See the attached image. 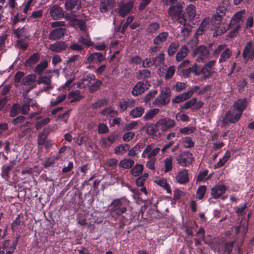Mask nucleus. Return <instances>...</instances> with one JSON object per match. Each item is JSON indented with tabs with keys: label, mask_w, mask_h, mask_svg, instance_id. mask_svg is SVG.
Segmentation results:
<instances>
[{
	"label": "nucleus",
	"mask_w": 254,
	"mask_h": 254,
	"mask_svg": "<svg viewBox=\"0 0 254 254\" xmlns=\"http://www.w3.org/2000/svg\"><path fill=\"white\" fill-rule=\"evenodd\" d=\"M248 82L246 79L243 78L237 82L238 91L242 93L245 90V88L247 86Z\"/></svg>",
	"instance_id": "58"
},
{
	"label": "nucleus",
	"mask_w": 254,
	"mask_h": 254,
	"mask_svg": "<svg viewBox=\"0 0 254 254\" xmlns=\"http://www.w3.org/2000/svg\"><path fill=\"white\" fill-rule=\"evenodd\" d=\"M108 100L106 99H102L98 100L96 102L93 103L91 107L92 109H97L100 108L104 106H106L108 104Z\"/></svg>",
	"instance_id": "45"
},
{
	"label": "nucleus",
	"mask_w": 254,
	"mask_h": 254,
	"mask_svg": "<svg viewBox=\"0 0 254 254\" xmlns=\"http://www.w3.org/2000/svg\"><path fill=\"white\" fill-rule=\"evenodd\" d=\"M192 154L188 151H183L176 157L178 163L183 167L188 166L192 163Z\"/></svg>",
	"instance_id": "7"
},
{
	"label": "nucleus",
	"mask_w": 254,
	"mask_h": 254,
	"mask_svg": "<svg viewBox=\"0 0 254 254\" xmlns=\"http://www.w3.org/2000/svg\"><path fill=\"white\" fill-rule=\"evenodd\" d=\"M232 51L227 47L225 44L218 45L214 50L212 55L215 58H217L220 55L219 63L225 62L232 56Z\"/></svg>",
	"instance_id": "3"
},
{
	"label": "nucleus",
	"mask_w": 254,
	"mask_h": 254,
	"mask_svg": "<svg viewBox=\"0 0 254 254\" xmlns=\"http://www.w3.org/2000/svg\"><path fill=\"white\" fill-rule=\"evenodd\" d=\"M43 11L38 10L32 12V14L27 17V22L36 21L37 19L41 18L43 15Z\"/></svg>",
	"instance_id": "39"
},
{
	"label": "nucleus",
	"mask_w": 254,
	"mask_h": 254,
	"mask_svg": "<svg viewBox=\"0 0 254 254\" xmlns=\"http://www.w3.org/2000/svg\"><path fill=\"white\" fill-rule=\"evenodd\" d=\"M23 218V215L20 213L17 215L15 220L11 223V230L12 232H15L18 229V227L20 225L21 221V218Z\"/></svg>",
	"instance_id": "44"
},
{
	"label": "nucleus",
	"mask_w": 254,
	"mask_h": 254,
	"mask_svg": "<svg viewBox=\"0 0 254 254\" xmlns=\"http://www.w3.org/2000/svg\"><path fill=\"white\" fill-rule=\"evenodd\" d=\"M200 72V74H203V76L202 77V80H206L211 77L214 73V71H213L212 69L208 68L204 66L201 68Z\"/></svg>",
	"instance_id": "41"
},
{
	"label": "nucleus",
	"mask_w": 254,
	"mask_h": 254,
	"mask_svg": "<svg viewBox=\"0 0 254 254\" xmlns=\"http://www.w3.org/2000/svg\"><path fill=\"white\" fill-rule=\"evenodd\" d=\"M230 158V152L227 150L225 152L224 156L222 158H220L218 162L214 165V169L220 168L224 166V165L228 161Z\"/></svg>",
	"instance_id": "34"
},
{
	"label": "nucleus",
	"mask_w": 254,
	"mask_h": 254,
	"mask_svg": "<svg viewBox=\"0 0 254 254\" xmlns=\"http://www.w3.org/2000/svg\"><path fill=\"white\" fill-rule=\"evenodd\" d=\"M40 59V55L39 53H35L24 62V65L26 67L33 68L35 65L38 63Z\"/></svg>",
	"instance_id": "21"
},
{
	"label": "nucleus",
	"mask_w": 254,
	"mask_h": 254,
	"mask_svg": "<svg viewBox=\"0 0 254 254\" xmlns=\"http://www.w3.org/2000/svg\"><path fill=\"white\" fill-rule=\"evenodd\" d=\"M168 13L173 20L177 21L184 25L186 24L187 19L182 5L180 4L171 5L168 9Z\"/></svg>",
	"instance_id": "2"
},
{
	"label": "nucleus",
	"mask_w": 254,
	"mask_h": 254,
	"mask_svg": "<svg viewBox=\"0 0 254 254\" xmlns=\"http://www.w3.org/2000/svg\"><path fill=\"white\" fill-rule=\"evenodd\" d=\"M25 120L26 118L25 117L19 116L13 119L11 121V123L13 125L17 126L18 127H26L29 126L30 122H25Z\"/></svg>",
	"instance_id": "25"
},
{
	"label": "nucleus",
	"mask_w": 254,
	"mask_h": 254,
	"mask_svg": "<svg viewBox=\"0 0 254 254\" xmlns=\"http://www.w3.org/2000/svg\"><path fill=\"white\" fill-rule=\"evenodd\" d=\"M176 182L181 185L187 184L189 181V170L184 169L179 171L175 177Z\"/></svg>",
	"instance_id": "18"
},
{
	"label": "nucleus",
	"mask_w": 254,
	"mask_h": 254,
	"mask_svg": "<svg viewBox=\"0 0 254 254\" xmlns=\"http://www.w3.org/2000/svg\"><path fill=\"white\" fill-rule=\"evenodd\" d=\"M134 164L133 160L129 158H125L122 160L119 164L120 167L124 169H130Z\"/></svg>",
	"instance_id": "31"
},
{
	"label": "nucleus",
	"mask_w": 254,
	"mask_h": 254,
	"mask_svg": "<svg viewBox=\"0 0 254 254\" xmlns=\"http://www.w3.org/2000/svg\"><path fill=\"white\" fill-rule=\"evenodd\" d=\"M77 41L78 43H80L88 47L93 45V42L91 41L89 37L85 38L80 36L78 38Z\"/></svg>",
	"instance_id": "56"
},
{
	"label": "nucleus",
	"mask_w": 254,
	"mask_h": 254,
	"mask_svg": "<svg viewBox=\"0 0 254 254\" xmlns=\"http://www.w3.org/2000/svg\"><path fill=\"white\" fill-rule=\"evenodd\" d=\"M245 12V10H242L234 14L231 18L230 24H236L239 23L242 19Z\"/></svg>",
	"instance_id": "38"
},
{
	"label": "nucleus",
	"mask_w": 254,
	"mask_h": 254,
	"mask_svg": "<svg viewBox=\"0 0 254 254\" xmlns=\"http://www.w3.org/2000/svg\"><path fill=\"white\" fill-rule=\"evenodd\" d=\"M197 99L195 97L192 98L190 100L187 101L183 106H182L181 108L183 109L187 110L191 107H193L195 104L196 103Z\"/></svg>",
	"instance_id": "57"
},
{
	"label": "nucleus",
	"mask_w": 254,
	"mask_h": 254,
	"mask_svg": "<svg viewBox=\"0 0 254 254\" xmlns=\"http://www.w3.org/2000/svg\"><path fill=\"white\" fill-rule=\"evenodd\" d=\"M66 32L65 28L59 27L54 29L50 32L48 38L52 41L60 40L64 37Z\"/></svg>",
	"instance_id": "15"
},
{
	"label": "nucleus",
	"mask_w": 254,
	"mask_h": 254,
	"mask_svg": "<svg viewBox=\"0 0 254 254\" xmlns=\"http://www.w3.org/2000/svg\"><path fill=\"white\" fill-rule=\"evenodd\" d=\"M227 9L224 5H220L217 8L216 13L213 16L211 21L218 27L221 23L222 18L225 15Z\"/></svg>",
	"instance_id": "17"
},
{
	"label": "nucleus",
	"mask_w": 254,
	"mask_h": 254,
	"mask_svg": "<svg viewBox=\"0 0 254 254\" xmlns=\"http://www.w3.org/2000/svg\"><path fill=\"white\" fill-rule=\"evenodd\" d=\"M93 82L91 83L89 88V90L90 93H93L98 90L103 84L102 81L96 79V78L95 80H93Z\"/></svg>",
	"instance_id": "42"
},
{
	"label": "nucleus",
	"mask_w": 254,
	"mask_h": 254,
	"mask_svg": "<svg viewBox=\"0 0 254 254\" xmlns=\"http://www.w3.org/2000/svg\"><path fill=\"white\" fill-rule=\"evenodd\" d=\"M16 161L15 160H11L7 164H4L1 167V176L5 181H9L10 179V172L16 165Z\"/></svg>",
	"instance_id": "13"
},
{
	"label": "nucleus",
	"mask_w": 254,
	"mask_h": 254,
	"mask_svg": "<svg viewBox=\"0 0 254 254\" xmlns=\"http://www.w3.org/2000/svg\"><path fill=\"white\" fill-rule=\"evenodd\" d=\"M107 125L104 123H99L98 126V132L99 134H105L109 131Z\"/></svg>",
	"instance_id": "62"
},
{
	"label": "nucleus",
	"mask_w": 254,
	"mask_h": 254,
	"mask_svg": "<svg viewBox=\"0 0 254 254\" xmlns=\"http://www.w3.org/2000/svg\"><path fill=\"white\" fill-rule=\"evenodd\" d=\"M74 24H76L81 31H84L86 28L85 21L82 19H75Z\"/></svg>",
	"instance_id": "64"
},
{
	"label": "nucleus",
	"mask_w": 254,
	"mask_h": 254,
	"mask_svg": "<svg viewBox=\"0 0 254 254\" xmlns=\"http://www.w3.org/2000/svg\"><path fill=\"white\" fill-rule=\"evenodd\" d=\"M48 66V61L43 60L35 67L33 71L38 75H41L42 72L47 68Z\"/></svg>",
	"instance_id": "29"
},
{
	"label": "nucleus",
	"mask_w": 254,
	"mask_h": 254,
	"mask_svg": "<svg viewBox=\"0 0 254 254\" xmlns=\"http://www.w3.org/2000/svg\"><path fill=\"white\" fill-rule=\"evenodd\" d=\"M179 47V44L177 42H173L169 46L168 49V54L169 56H173L175 55Z\"/></svg>",
	"instance_id": "47"
},
{
	"label": "nucleus",
	"mask_w": 254,
	"mask_h": 254,
	"mask_svg": "<svg viewBox=\"0 0 254 254\" xmlns=\"http://www.w3.org/2000/svg\"><path fill=\"white\" fill-rule=\"evenodd\" d=\"M113 0H105L102 1L100 6V10L102 13H105L110 9L113 6Z\"/></svg>",
	"instance_id": "28"
},
{
	"label": "nucleus",
	"mask_w": 254,
	"mask_h": 254,
	"mask_svg": "<svg viewBox=\"0 0 254 254\" xmlns=\"http://www.w3.org/2000/svg\"><path fill=\"white\" fill-rule=\"evenodd\" d=\"M242 116L238 114L232 108L231 110L226 112L223 119L224 124H235L239 121Z\"/></svg>",
	"instance_id": "8"
},
{
	"label": "nucleus",
	"mask_w": 254,
	"mask_h": 254,
	"mask_svg": "<svg viewBox=\"0 0 254 254\" xmlns=\"http://www.w3.org/2000/svg\"><path fill=\"white\" fill-rule=\"evenodd\" d=\"M189 49L186 45L182 46L176 54V61L179 62H181L187 56L189 53Z\"/></svg>",
	"instance_id": "27"
},
{
	"label": "nucleus",
	"mask_w": 254,
	"mask_h": 254,
	"mask_svg": "<svg viewBox=\"0 0 254 254\" xmlns=\"http://www.w3.org/2000/svg\"><path fill=\"white\" fill-rule=\"evenodd\" d=\"M168 36V32H161L153 39V44L155 45H159L165 42L167 40Z\"/></svg>",
	"instance_id": "26"
},
{
	"label": "nucleus",
	"mask_w": 254,
	"mask_h": 254,
	"mask_svg": "<svg viewBox=\"0 0 254 254\" xmlns=\"http://www.w3.org/2000/svg\"><path fill=\"white\" fill-rule=\"evenodd\" d=\"M105 60V57L102 53L95 52L89 56L86 63L90 64L97 62L101 63Z\"/></svg>",
	"instance_id": "19"
},
{
	"label": "nucleus",
	"mask_w": 254,
	"mask_h": 254,
	"mask_svg": "<svg viewBox=\"0 0 254 254\" xmlns=\"http://www.w3.org/2000/svg\"><path fill=\"white\" fill-rule=\"evenodd\" d=\"M159 112L158 109H151L148 111L143 116L144 121H149L153 119Z\"/></svg>",
	"instance_id": "43"
},
{
	"label": "nucleus",
	"mask_w": 254,
	"mask_h": 254,
	"mask_svg": "<svg viewBox=\"0 0 254 254\" xmlns=\"http://www.w3.org/2000/svg\"><path fill=\"white\" fill-rule=\"evenodd\" d=\"M36 79L35 74L31 73L24 76L22 80V84L25 86L31 85Z\"/></svg>",
	"instance_id": "30"
},
{
	"label": "nucleus",
	"mask_w": 254,
	"mask_h": 254,
	"mask_svg": "<svg viewBox=\"0 0 254 254\" xmlns=\"http://www.w3.org/2000/svg\"><path fill=\"white\" fill-rule=\"evenodd\" d=\"M129 202V201L124 198L115 199L105 212L109 213L108 217L112 220L117 221L120 216L127 212Z\"/></svg>",
	"instance_id": "1"
},
{
	"label": "nucleus",
	"mask_w": 254,
	"mask_h": 254,
	"mask_svg": "<svg viewBox=\"0 0 254 254\" xmlns=\"http://www.w3.org/2000/svg\"><path fill=\"white\" fill-rule=\"evenodd\" d=\"M160 28V24L157 22H151L148 25L146 32L149 34L155 33Z\"/></svg>",
	"instance_id": "37"
},
{
	"label": "nucleus",
	"mask_w": 254,
	"mask_h": 254,
	"mask_svg": "<svg viewBox=\"0 0 254 254\" xmlns=\"http://www.w3.org/2000/svg\"><path fill=\"white\" fill-rule=\"evenodd\" d=\"M242 57L247 62L254 60V40H251L246 43L242 52Z\"/></svg>",
	"instance_id": "6"
},
{
	"label": "nucleus",
	"mask_w": 254,
	"mask_h": 254,
	"mask_svg": "<svg viewBox=\"0 0 254 254\" xmlns=\"http://www.w3.org/2000/svg\"><path fill=\"white\" fill-rule=\"evenodd\" d=\"M171 90L168 87H165L161 91L160 95L155 99V104L158 106L166 105L170 101Z\"/></svg>",
	"instance_id": "4"
},
{
	"label": "nucleus",
	"mask_w": 254,
	"mask_h": 254,
	"mask_svg": "<svg viewBox=\"0 0 254 254\" xmlns=\"http://www.w3.org/2000/svg\"><path fill=\"white\" fill-rule=\"evenodd\" d=\"M65 94H60L57 96L55 100H52L50 102V105L52 107L56 106L60 103L63 102L66 98Z\"/></svg>",
	"instance_id": "55"
},
{
	"label": "nucleus",
	"mask_w": 254,
	"mask_h": 254,
	"mask_svg": "<svg viewBox=\"0 0 254 254\" xmlns=\"http://www.w3.org/2000/svg\"><path fill=\"white\" fill-rule=\"evenodd\" d=\"M195 130V127H194L187 126L181 128L180 132L183 134H190L193 133Z\"/></svg>",
	"instance_id": "60"
},
{
	"label": "nucleus",
	"mask_w": 254,
	"mask_h": 254,
	"mask_svg": "<svg viewBox=\"0 0 254 254\" xmlns=\"http://www.w3.org/2000/svg\"><path fill=\"white\" fill-rule=\"evenodd\" d=\"M151 72L148 69H142L139 71L138 74L137 76L138 79L145 80L146 78L150 77Z\"/></svg>",
	"instance_id": "50"
},
{
	"label": "nucleus",
	"mask_w": 254,
	"mask_h": 254,
	"mask_svg": "<svg viewBox=\"0 0 254 254\" xmlns=\"http://www.w3.org/2000/svg\"><path fill=\"white\" fill-rule=\"evenodd\" d=\"M175 72V67L172 65L169 67L165 75L166 79H169L173 77Z\"/></svg>",
	"instance_id": "63"
},
{
	"label": "nucleus",
	"mask_w": 254,
	"mask_h": 254,
	"mask_svg": "<svg viewBox=\"0 0 254 254\" xmlns=\"http://www.w3.org/2000/svg\"><path fill=\"white\" fill-rule=\"evenodd\" d=\"M156 125L160 127L163 131H166L176 125V122L170 118L166 117L159 120Z\"/></svg>",
	"instance_id": "12"
},
{
	"label": "nucleus",
	"mask_w": 254,
	"mask_h": 254,
	"mask_svg": "<svg viewBox=\"0 0 254 254\" xmlns=\"http://www.w3.org/2000/svg\"><path fill=\"white\" fill-rule=\"evenodd\" d=\"M8 130V126L7 123L0 124V137L1 136L6 137L9 134H6L5 132Z\"/></svg>",
	"instance_id": "59"
},
{
	"label": "nucleus",
	"mask_w": 254,
	"mask_h": 254,
	"mask_svg": "<svg viewBox=\"0 0 254 254\" xmlns=\"http://www.w3.org/2000/svg\"><path fill=\"white\" fill-rule=\"evenodd\" d=\"M64 6L67 11L76 12L81 8V2L80 0H66Z\"/></svg>",
	"instance_id": "16"
},
{
	"label": "nucleus",
	"mask_w": 254,
	"mask_h": 254,
	"mask_svg": "<svg viewBox=\"0 0 254 254\" xmlns=\"http://www.w3.org/2000/svg\"><path fill=\"white\" fill-rule=\"evenodd\" d=\"M176 119L177 121H182L183 122H189L190 120L189 116L186 114H182V112L178 113L176 115Z\"/></svg>",
	"instance_id": "61"
},
{
	"label": "nucleus",
	"mask_w": 254,
	"mask_h": 254,
	"mask_svg": "<svg viewBox=\"0 0 254 254\" xmlns=\"http://www.w3.org/2000/svg\"><path fill=\"white\" fill-rule=\"evenodd\" d=\"M228 188L224 184H216L211 189V198L217 199L221 197L227 190Z\"/></svg>",
	"instance_id": "9"
},
{
	"label": "nucleus",
	"mask_w": 254,
	"mask_h": 254,
	"mask_svg": "<svg viewBox=\"0 0 254 254\" xmlns=\"http://www.w3.org/2000/svg\"><path fill=\"white\" fill-rule=\"evenodd\" d=\"M208 173V171L207 169L204 170L203 171L199 172L196 179L197 182H202L209 180L211 175H210L208 177H206Z\"/></svg>",
	"instance_id": "48"
},
{
	"label": "nucleus",
	"mask_w": 254,
	"mask_h": 254,
	"mask_svg": "<svg viewBox=\"0 0 254 254\" xmlns=\"http://www.w3.org/2000/svg\"><path fill=\"white\" fill-rule=\"evenodd\" d=\"M68 98L71 99L70 103H72L79 101L82 97L80 95L78 91H72L68 94Z\"/></svg>",
	"instance_id": "53"
},
{
	"label": "nucleus",
	"mask_w": 254,
	"mask_h": 254,
	"mask_svg": "<svg viewBox=\"0 0 254 254\" xmlns=\"http://www.w3.org/2000/svg\"><path fill=\"white\" fill-rule=\"evenodd\" d=\"M182 142L183 146L185 148H190L194 146V142L192 141L191 138L190 136L184 137Z\"/></svg>",
	"instance_id": "52"
},
{
	"label": "nucleus",
	"mask_w": 254,
	"mask_h": 254,
	"mask_svg": "<svg viewBox=\"0 0 254 254\" xmlns=\"http://www.w3.org/2000/svg\"><path fill=\"white\" fill-rule=\"evenodd\" d=\"M51 77L47 76L40 75L37 80L38 84H44L46 85H51Z\"/></svg>",
	"instance_id": "46"
},
{
	"label": "nucleus",
	"mask_w": 254,
	"mask_h": 254,
	"mask_svg": "<svg viewBox=\"0 0 254 254\" xmlns=\"http://www.w3.org/2000/svg\"><path fill=\"white\" fill-rule=\"evenodd\" d=\"M186 12L188 15L189 20L190 21H193L196 16L195 7L193 4H190L186 8Z\"/></svg>",
	"instance_id": "33"
},
{
	"label": "nucleus",
	"mask_w": 254,
	"mask_h": 254,
	"mask_svg": "<svg viewBox=\"0 0 254 254\" xmlns=\"http://www.w3.org/2000/svg\"><path fill=\"white\" fill-rule=\"evenodd\" d=\"M157 184L158 185L161 186L165 189L167 191V192L171 194L172 193V190L170 188V186L169 184L167 183L166 180L164 179H160L157 181Z\"/></svg>",
	"instance_id": "49"
},
{
	"label": "nucleus",
	"mask_w": 254,
	"mask_h": 254,
	"mask_svg": "<svg viewBox=\"0 0 254 254\" xmlns=\"http://www.w3.org/2000/svg\"><path fill=\"white\" fill-rule=\"evenodd\" d=\"M192 56L196 57L197 62L204 63L209 58V50L204 45L199 46L193 50Z\"/></svg>",
	"instance_id": "5"
},
{
	"label": "nucleus",
	"mask_w": 254,
	"mask_h": 254,
	"mask_svg": "<svg viewBox=\"0 0 254 254\" xmlns=\"http://www.w3.org/2000/svg\"><path fill=\"white\" fill-rule=\"evenodd\" d=\"M21 113V105L18 103H14L9 111L10 117H16Z\"/></svg>",
	"instance_id": "36"
},
{
	"label": "nucleus",
	"mask_w": 254,
	"mask_h": 254,
	"mask_svg": "<svg viewBox=\"0 0 254 254\" xmlns=\"http://www.w3.org/2000/svg\"><path fill=\"white\" fill-rule=\"evenodd\" d=\"M50 15L55 20L64 17V13L63 9L57 5H54L50 9Z\"/></svg>",
	"instance_id": "23"
},
{
	"label": "nucleus",
	"mask_w": 254,
	"mask_h": 254,
	"mask_svg": "<svg viewBox=\"0 0 254 254\" xmlns=\"http://www.w3.org/2000/svg\"><path fill=\"white\" fill-rule=\"evenodd\" d=\"M235 243L234 241L226 242L225 239L222 240L221 243L217 247V252L222 254H231Z\"/></svg>",
	"instance_id": "11"
},
{
	"label": "nucleus",
	"mask_w": 254,
	"mask_h": 254,
	"mask_svg": "<svg viewBox=\"0 0 254 254\" xmlns=\"http://www.w3.org/2000/svg\"><path fill=\"white\" fill-rule=\"evenodd\" d=\"M133 6L132 2L129 1L124 3L118 8V12L121 17H125L132 9Z\"/></svg>",
	"instance_id": "22"
},
{
	"label": "nucleus",
	"mask_w": 254,
	"mask_h": 254,
	"mask_svg": "<svg viewBox=\"0 0 254 254\" xmlns=\"http://www.w3.org/2000/svg\"><path fill=\"white\" fill-rule=\"evenodd\" d=\"M67 47V45L64 41H57L55 43L50 44L49 49L52 52L55 53H61L65 51Z\"/></svg>",
	"instance_id": "20"
},
{
	"label": "nucleus",
	"mask_w": 254,
	"mask_h": 254,
	"mask_svg": "<svg viewBox=\"0 0 254 254\" xmlns=\"http://www.w3.org/2000/svg\"><path fill=\"white\" fill-rule=\"evenodd\" d=\"M143 165L142 164H136L130 170V174L134 177L140 176L143 170Z\"/></svg>",
	"instance_id": "35"
},
{
	"label": "nucleus",
	"mask_w": 254,
	"mask_h": 254,
	"mask_svg": "<svg viewBox=\"0 0 254 254\" xmlns=\"http://www.w3.org/2000/svg\"><path fill=\"white\" fill-rule=\"evenodd\" d=\"M165 166V172L167 173L170 171L173 168V158L169 157L164 160Z\"/></svg>",
	"instance_id": "51"
},
{
	"label": "nucleus",
	"mask_w": 254,
	"mask_h": 254,
	"mask_svg": "<svg viewBox=\"0 0 254 254\" xmlns=\"http://www.w3.org/2000/svg\"><path fill=\"white\" fill-rule=\"evenodd\" d=\"M150 86V83L146 80L138 82L133 88L131 91V94L134 96H138L143 93L146 90L148 89Z\"/></svg>",
	"instance_id": "10"
},
{
	"label": "nucleus",
	"mask_w": 254,
	"mask_h": 254,
	"mask_svg": "<svg viewBox=\"0 0 254 254\" xmlns=\"http://www.w3.org/2000/svg\"><path fill=\"white\" fill-rule=\"evenodd\" d=\"M206 191V186L205 185L200 186L198 187L196 191L197 198L199 200L202 199Z\"/></svg>",
	"instance_id": "54"
},
{
	"label": "nucleus",
	"mask_w": 254,
	"mask_h": 254,
	"mask_svg": "<svg viewBox=\"0 0 254 254\" xmlns=\"http://www.w3.org/2000/svg\"><path fill=\"white\" fill-rule=\"evenodd\" d=\"M248 99L244 98L237 99L233 104L232 108L241 116L246 109L248 106Z\"/></svg>",
	"instance_id": "14"
},
{
	"label": "nucleus",
	"mask_w": 254,
	"mask_h": 254,
	"mask_svg": "<svg viewBox=\"0 0 254 254\" xmlns=\"http://www.w3.org/2000/svg\"><path fill=\"white\" fill-rule=\"evenodd\" d=\"M144 113V109L142 107H137L131 110L129 115L132 118L140 117Z\"/></svg>",
	"instance_id": "32"
},
{
	"label": "nucleus",
	"mask_w": 254,
	"mask_h": 254,
	"mask_svg": "<svg viewBox=\"0 0 254 254\" xmlns=\"http://www.w3.org/2000/svg\"><path fill=\"white\" fill-rule=\"evenodd\" d=\"M129 147L130 146L127 143L121 144L115 148V153L118 155L123 154L129 150Z\"/></svg>",
	"instance_id": "40"
},
{
	"label": "nucleus",
	"mask_w": 254,
	"mask_h": 254,
	"mask_svg": "<svg viewBox=\"0 0 254 254\" xmlns=\"http://www.w3.org/2000/svg\"><path fill=\"white\" fill-rule=\"evenodd\" d=\"M95 79V75L92 73H89L84 76L81 79V82L79 84V87L82 88L86 86H90L92 81Z\"/></svg>",
	"instance_id": "24"
}]
</instances>
